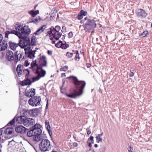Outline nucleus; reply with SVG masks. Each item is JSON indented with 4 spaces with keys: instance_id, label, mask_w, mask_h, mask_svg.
I'll list each match as a JSON object with an SVG mask.
<instances>
[{
    "instance_id": "45",
    "label": "nucleus",
    "mask_w": 152,
    "mask_h": 152,
    "mask_svg": "<svg viewBox=\"0 0 152 152\" xmlns=\"http://www.w3.org/2000/svg\"><path fill=\"white\" fill-rule=\"evenodd\" d=\"M83 15H82L79 12L78 15L77 19L78 20H81L83 18Z\"/></svg>"
},
{
    "instance_id": "6",
    "label": "nucleus",
    "mask_w": 152,
    "mask_h": 152,
    "mask_svg": "<svg viewBox=\"0 0 152 152\" xmlns=\"http://www.w3.org/2000/svg\"><path fill=\"white\" fill-rule=\"evenodd\" d=\"M41 126L39 124H36L34 125L31 130L28 131V129L27 131H26V132H27V136L28 137L34 136L37 131L39 133H40L41 132Z\"/></svg>"
},
{
    "instance_id": "23",
    "label": "nucleus",
    "mask_w": 152,
    "mask_h": 152,
    "mask_svg": "<svg viewBox=\"0 0 152 152\" xmlns=\"http://www.w3.org/2000/svg\"><path fill=\"white\" fill-rule=\"evenodd\" d=\"M23 69V66L21 64H18L16 68V71L18 75L20 76L22 75V72Z\"/></svg>"
},
{
    "instance_id": "27",
    "label": "nucleus",
    "mask_w": 152,
    "mask_h": 152,
    "mask_svg": "<svg viewBox=\"0 0 152 152\" xmlns=\"http://www.w3.org/2000/svg\"><path fill=\"white\" fill-rule=\"evenodd\" d=\"M18 43L19 44V46L21 48H24L26 47V45L25 42L22 39H20L19 42Z\"/></svg>"
},
{
    "instance_id": "58",
    "label": "nucleus",
    "mask_w": 152,
    "mask_h": 152,
    "mask_svg": "<svg viewBox=\"0 0 152 152\" xmlns=\"http://www.w3.org/2000/svg\"><path fill=\"white\" fill-rule=\"evenodd\" d=\"M48 131L49 134L51 136L52 134V131L50 130H48Z\"/></svg>"
},
{
    "instance_id": "46",
    "label": "nucleus",
    "mask_w": 152,
    "mask_h": 152,
    "mask_svg": "<svg viewBox=\"0 0 152 152\" xmlns=\"http://www.w3.org/2000/svg\"><path fill=\"white\" fill-rule=\"evenodd\" d=\"M127 150L129 152H133V148L129 146L127 148Z\"/></svg>"
},
{
    "instance_id": "31",
    "label": "nucleus",
    "mask_w": 152,
    "mask_h": 152,
    "mask_svg": "<svg viewBox=\"0 0 152 152\" xmlns=\"http://www.w3.org/2000/svg\"><path fill=\"white\" fill-rule=\"evenodd\" d=\"M31 43L30 44H28V45H26V47L25 48H24L25 50V53H26L28 51H30V49H31Z\"/></svg>"
},
{
    "instance_id": "47",
    "label": "nucleus",
    "mask_w": 152,
    "mask_h": 152,
    "mask_svg": "<svg viewBox=\"0 0 152 152\" xmlns=\"http://www.w3.org/2000/svg\"><path fill=\"white\" fill-rule=\"evenodd\" d=\"M39 59L41 60H42L45 59H47V58L45 56L43 55L40 57Z\"/></svg>"
},
{
    "instance_id": "25",
    "label": "nucleus",
    "mask_w": 152,
    "mask_h": 152,
    "mask_svg": "<svg viewBox=\"0 0 152 152\" xmlns=\"http://www.w3.org/2000/svg\"><path fill=\"white\" fill-rule=\"evenodd\" d=\"M28 13L31 15L32 17H35L36 15L39 13V11L38 10L36 11L31 10L28 12Z\"/></svg>"
},
{
    "instance_id": "40",
    "label": "nucleus",
    "mask_w": 152,
    "mask_h": 152,
    "mask_svg": "<svg viewBox=\"0 0 152 152\" xmlns=\"http://www.w3.org/2000/svg\"><path fill=\"white\" fill-rule=\"evenodd\" d=\"M35 39H33V38H31V45H36V42H35Z\"/></svg>"
},
{
    "instance_id": "9",
    "label": "nucleus",
    "mask_w": 152,
    "mask_h": 152,
    "mask_svg": "<svg viewBox=\"0 0 152 152\" xmlns=\"http://www.w3.org/2000/svg\"><path fill=\"white\" fill-rule=\"evenodd\" d=\"M41 100L40 96H35L31 98L28 101V103L32 106H37L40 104Z\"/></svg>"
},
{
    "instance_id": "49",
    "label": "nucleus",
    "mask_w": 152,
    "mask_h": 152,
    "mask_svg": "<svg viewBox=\"0 0 152 152\" xmlns=\"http://www.w3.org/2000/svg\"><path fill=\"white\" fill-rule=\"evenodd\" d=\"M20 84L22 86L26 85L25 82L24 81V80L23 81H20Z\"/></svg>"
},
{
    "instance_id": "44",
    "label": "nucleus",
    "mask_w": 152,
    "mask_h": 152,
    "mask_svg": "<svg viewBox=\"0 0 152 152\" xmlns=\"http://www.w3.org/2000/svg\"><path fill=\"white\" fill-rule=\"evenodd\" d=\"M57 11L56 10L55 8H54L51 11V13H53L54 14H56L57 13Z\"/></svg>"
},
{
    "instance_id": "53",
    "label": "nucleus",
    "mask_w": 152,
    "mask_h": 152,
    "mask_svg": "<svg viewBox=\"0 0 152 152\" xmlns=\"http://www.w3.org/2000/svg\"><path fill=\"white\" fill-rule=\"evenodd\" d=\"M45 126L46 127V128L48 130H50V124H48V125Z\"/></svg>"
},
{
    "instance_id": "52",
    "label": "nucleus",
    "mask_w": 152,
    "mask_h": 152,
    "mask_svg": "<svg viewBox=\"0 0 152 152\" xmlns=\"http://www.w3.org/2000/svg\"><path fill=\"white\" fill-rule=\"evenodd\" d=\"M31 66H32L34 67L38 66L36 64L34 63L33 62L31 63Z\"/></svg>"
},
{
    "instance_id": "16",
    "label": "nucleus",
    "mask_w": 152,
    "mask_h": 152,
    "mask_svg": "<svg viewBox=\"0 0 152 152\" xmlns=\"http://www.w3.org/2000/svg\"><path fill=\"white\" fill-rule=\"evenodd\" d=\"M35 122L34 120L33 119L27 118L26 121L24 122V125L27 127L31 126L33 125V124L35 123Z\"/></svg>"
},
{
    "instance_id": "35",
    "label": "nucleus",
    "mask_w": 152,
    "mask_h": 152,
    "mask_svg": "<svg viewBox=\"0 0 152 152\" xmlns=\"http://www.w3.org/2000/svg\"><path fill=\"white\" fill-rule=\"evenodd\" d=\"M24 81L25 82L26 85H31V80L28 78H27L26 79L24 80Z\"/></svg>"
},
{
    "instance_id": "1",
    "label": "nucleus",
    "mask_w": 152,
    "mask_h": 152,
    "mask_svg": "<svg viewBox=\"0 0 152 152\" xmlns=\"http://www.w3.org/2000/svg\"><path fill=\"white\" fill-rule=\"evenodd\" d=\"M67 79H71L74 85V88L73 92L69 94H66V95L69 97L75 98L82 95L84 91L86 84L84 81L79 80L76 77L70 76L66 77Z\"/></svg>"
},
{
    "instance_id": "64",
    "label": "nucleus",
    "mask_w": 152,
    "mask_h": 152,
    "mask_svg": "<svg viewBox=\"0 0 152 152\" xmlns=\"http://www.w3.org/2000/svg\"><path fill=\"white\" fill-rule=\"evenodd\" d=\"M91 144L92 142H89L88 144V146L89 147L91 148L92 146Z\"/></svg>"
},
{
    "instance_id": "22",
    "label": "nucleus",
    "mask_w": 152,
    "mask_h": 152,
    "mask_svg": "<svg viewBox=\"0 0 152 152\" xmlns=\"http://www.w3.org/2000/svg\"><path fill=\"white\" fill-rule=\"evenodd\" d=\"M61 27L58 26H55V28L53 26H51L50 28V31L48 32H49L50 33H54V32H59L61 29Z\"/></svg>"
},
{
    "instance_id": "13",
    "label": "nucleus",
    "mask_w": 152,
    "mask_h": 152,
    "mask_svg": "<svg viewBox=\"0 0 152 152\" xmlns=\"http://www.w3.org/2000/svg\"><path fill=\"white\" fill-rule=\"evenodd\" d=\"M16 53H15V54H14L12 51L9 50L6 53V58L8 61H13L15 58Z\"/></svg>"
},
{
    "instance_id": "2",
    "label": "nucleus",
    "mask_w": 152,
    "mask_h": 152,
    "mask_svg": "<svg viewBox=\"0 0 152 152\" xmlns=\"http://www.w3.org/2000/svg\"><path fill=\"white\" fill-rule=\"evenodd\" d=\"M21 25L19 23H16L15 25V29L18 31H21L22 35L28 36L30 33L31 30L28 26H25L22 27Z\"/></svg>"
},
{
    "instance_id": "28",
    "label": "nucleus",
    "mask_w": 152,
    "mask_h": 152,
    "mask_svg": "<svg viewBox=\"0 0 152 152\" xmlns=\"http://www.w3.org/2000/svg\"><path fill=\"white\" fill-rule=\"evenodd\" d=\"M13 131V129L12 127H8L6 129L4 132L6 134H12Z\"/></svg>"
},
{
    "instance_id": "18",
    "label": "nucleus",
    "mask_w": 152,
    "mask_h": 152,
    "mask_svg": "<svg viewBox=\"0 0 152 152\" xmlns=\"http://www.w3.org/2000/svg\"><path fill=\"white\" fill-rule=\"evenodd\" d=\"M35 89L34 88H31V90L28 91H27L26 93L25 94L27 97H33L35 94Z\"/></svg>"
},
{
    "instance_id": "4",
    "label": "nucleus",
    "mask_w": 152,
    "mask_h": 152,
    "mask_svg": "<svg viewBox=\"0 0 152 152\" xmlns=\"http://www.w3.org/2000/svg\"><path fill=\"white\" fill-rule=\"evenodd\" d=\"M39 148L42 151H46L50 150L51 148L50 141L47 139L42 140L39 144Z\"/></svg>"
},
{
    "instance_id": "57",
    "label": "nucleus",
    "mask_w": 152,
    "mask_h": 152,
    "mask_svg": "<svg viewBox=\"0 0 152 152\" xmlns=\"http://www.w3.org/2000/svg\"><path fill=\"white\" fill-rule=\"evenodd\" d=\"M73 145L74 147H76L77 146L78 144L77 142H73Z\"/></svg>"
},
{
    "instance_id": "38",
    "label": "nucleus",
    "mask_w": 152,
    "mask_h": 152,
    "mask_svg": "<svg viewBox=\"0 0 152 152\" xmlns=\"http://www.w3.org/2000/svg\"><path fill=\"white\" fill-rule=\"evenodd\" d=\"M27 71V73H26L25 75L26 78L27 77H28V75L30 73V71L28 69H26L23 70V73L24 72Z\"/></svg>"
},
{
    "instance_id": "32",
    "label": "nucleus",
    "mask_w": 152,
    "mask_h": 152,
    "mask_svg": "<svg viewBox=\"0 0 152 152\" xmlns=\"http://www.w3.org/2000/svg\"><path fill=\"white\" fill-rule=\"evenodd\" d=\"M17 53L16 54H15V58L16 59L19 60V61H20L22 59V58H21L22 56V53H20L19 54H17V52H16Z\"/></svg>"
},
{
    "instance_id": "48",
    "label": "nucleus",
    "mask_w": 152,
    "mask_h": 152,
    "mask_svg": "<svg viewBox=\"0 0 152 152\" xmlns=\"http://www.w3.org/2000/svg\"><path fill=\"white\" fill-rule=\"evenodd\" d=\"M30 64V63L28 62V61L27 60H26L24 62V65L26 67H27Z\"/></svg>"
},
{
    "instance_id": "29",
    "label": "nucleus",
    "mask_w": 152,
    "mask_h": 152,
    "mask_svg": "<svg viewBox=\"0 0 152 152\" xmlns=\"http://www.w3.org/2000/svg\"><path fill=\"white\" fill-rule=\"evenodd\" d=\"M75 56L74 58L75 60V61H77L78 59V60L77 61H79L80 59V57L79 56V54L78 51L77 50H75Z\"/></svg>"
},
{
    "instance_id": "11",
    "label": "nucleus",
    "mask_w": 152,
    "mask_h": 152,
    "mask_svg": "<svg viewBox=\"0 0 152 152\" xmlns=\"http://www.w3.org/2000/svg\"><path fill=\"white\" fill-rule=\"evenodd\" d=\"M4 33L5 35V38H7V40L8 39V35L10 34H14L18 36V37H22V34H21L20 32L15 30H12L10 31H6L4 32Z\"/></svg>"
},
{
    "instance_id": "20",
    "label": "nucleus",
    "mask_w": 152,
    "mask_h": 152,
    "mask_svg": "<svg viewBox=\"0 0 152 152\" xmlns=\"http://www.w3.org/2000/svg\"><path fill=\"white\" fill-rule=\"evenodd\" d=\"M47 26L45 25H43L40 27L34 33L36 35H39L43 32L45 29L46 28Z\"/></svg>"
},
{
    "instance_id": "42",
    "label": "nucleus",
    "mask_w": 152,
    "mask_h": 152,
    "mask_svg": "<svg viewBox=\"0 0 152 152\" xmlns=\"http://www.w3.org/2000/svg\"><path fill=\"white\" fill-rule=\"evenodd\" d=\"M80 14H82V15H83L84 16H85L87 14V12L86 11H85L83 10H81L80 11Z\"/></svg>"
},
{
    "instance_id": "10",
    "label": "nucleus",
    "mask_w": 152,
    "mask_h": 152,
    "mask_svg": "<svg viewBox=\"0 0 152 152\" xmlns=\"http://www.w3.org/2000/svg\"><path fill=\"white\" fill-rule=\"evenodd\" d=\"M136 13L137 16L141 19L145 18L148 15L144 10L141 9H137L136 10Z\"/></svg>"
},
{
    "instance_id": "63",
    "label": "nucleus",
    "mask_w": 152,
    "mask_h": 152,
    "mask_svg": "<svg viewBox=\"0 0 152 152\" xmlns=\"http://www.w3.org/2000/svg\"><path fill=\"white\" fill-rule=\"evenodd\" d=\"M91 133V131L90 130H88L87 132V134L88 135H89Z\"/></svg>"
},
{
    "instance_id": "5",
    "label": "nucleus",
    "mask_w": 152,
    "mask_h": 152,
    "mask_svg": "<svg viewBox=\"0 0 152 152\" xmlns=\"http://www.w3.org/2000/svg\"><path fill=\"white\" fill-rule=\"evenodd\" d=\"M24 115L20 116L17 117L15 116L12 120L10 121L7 124V126L12 125L15 122V120L18 123L23 124L24 125L25 121H26L27 117V115H25L24 112L23 113Z\"/></svg>"
},
{
    "instance_id": "56",
    "label": "nucleus",
    "mask_w": 152,
    "mask_h": 152,
    "mask_svg": "<svg viewBox=\"0 0 152 152\" xmlns=\"http://www.w3.org/2000/svg\"><path fill=\"white\" fill-rule=\"evenodd\" d=\"M34 19L33 18H30V19H29V20L28 21V23H34V22H31V21H34Z\"/></svg>"
},
{
    "instance_id": "61",
    "label": "nucleus",
    "mask_w": 152,
    "mask_h": 152,
    "mask_svg": "<svg viewBox=\"0 0 152 152\" xmlns=\"http://www.w3.org/2000/svg\"><path fill=\"white\" fill-rule=\"evenodd\" d=\"M48 100H47V101L46 105V107H45V109H47L48 108Z\"/></svg>"
},
{
    "instance_id": "8",
    "label": "nucleus",
    "mask_w": 152,
    "mask_h": 152,
    "mask_svg": "<svg viewBox=\"0 0 152 152\" xmlns=\"http://www.w3.org/2000/svg\"><path fill=\"white\" fill-rule=\"evenodd\" d=\"M23 111H24L25 115H27V116L28 115L32 116H37L40 112L39 109L37 108L31 110L25 109L23 110Z\"/></svg>"
},
{
    "instance_id": "24",
    "label": "nucleus",
    "mask_w": 152,
    "mask_h": 152,
    "mask_svg": "<svg viewBox=\"0 0 152 152\" xmlns=\"http://www.w3.org/2000/svg\"><path fill=\"white\" fill-rule=\"evenodd\" d=\"M26 36L22 35V37H19L20 39H23L25 42L26 45L28 44H30L31 43L30 42V39L28 37H26Z\"/></svg>"
},
{
    "instance_id": "39",
    "label": "nucleus",
    "mask_w": 152,
    "mask_h": 152,
    "mask_svg": "<svg viewBox=\"0 0 152 152\" xmlns=\"http://www.w3.org/2000/svg\"><path fill=\"white\" fill-rule=\"evenodd\" d=\"M68 69V66H64L61 68L60 69V71H66Z\"/></svg>"
},
{
    "instance_id": "55",
    "label": "nucleus",
    "mask_w": 152,
    "mask_h": 152,
    "mask_svg": "<svg viewBox=\"0 0 152 152\" xmlns=\"http://www.w3.org/2000/svg\"><path fill=\"white\" fill-rule=\"evenodd\" d=\"M3 36L1 34H0V42L2 41L3 39Z\"/></svg>"
},
{
    "instance_id": "36",
    "label": "nucleus",
    "mask_w": 152,
    "mask_h": 152,
    "mask_svg": "<svg viewBox=\"0 0 152 152\" xmlns=\"http://www.w3.org/2000/svg\"><path fill=\"white\" fill-rule=\"evenodd\" d=\"M149 32L148 31H144L142 34H141V36H142V37H145L147 36Z\"/></svg>"
},
{
    "instance_id": "43",
    "label": "nucleus",
    "mask_w": 152,
    "mask_h": 152,
    "mask_svg": "<svg viewBox=\"0 0 152 152\" xmlns=\"http://www.w3.org/2000/svg\"><path fill=\"white\" fill-rule=\"evenodd\" d=\"M42 62L41 64H43V66H46L47 64V59L42 60Z\"/></svg>"
},
{
    "instance_id": "17",
    "label": "nucleus",
    "mask_w": 152,
    "mask_h": 152,
    "mask_svg": "<svg viewBox=\"0 0 152 152\" xmlns=\"http://www.w3.org/2000/svg\"><path fill=\"white\" fill-rule=\"evenodd\" d=\"M37 51L36 50H30V51H28L26 53H25L26 56L30 59H33L35 57V52Z\"/></svg>"
},
{
    "instance_id": "41",
    "label": "nucleus",
    "mask_w": 152,
    "mask_h": 152,
    "mask_svg": "<svg viewBox=\"0 0 152 152\" xmlns=\"http://www.w3.org/2000/svg\"><path fill=\"white\" fill-rule=\"evenodd\" d=\"M69 47V45L68 44H64L62 43V45L61 46V48L63 49H66L67 48Z\"/></svg>"
},
{
    "instance_id": "51",
    "label": "nucleus",
    "mask_w": 152,
    "mask_h": 152,
    "mask_svg": "<svg viewBox=\"0 0 152 152\" xmlns=\"http://www.w3.org/2000/svg\"><path fill=\"white\" fill-rule=\"evenodd\" d=\"M94 137L93 136H91L88 139V141L89 140H91V141H93L94 140Z\"/></svg>"
},
{
    "instance_id": "3",
    "label": "nucleus",
    "mask_w": 152,
    "mask_h": 152,
    "mask_svg": "<svg viewBox=\"0 0 152 152\" xmlns=\"http://www.w3.org/2000/svg\"><path fill=\"white\" fill-rule=\"evenodd\" d=\"M45 66H43V64H40L38 66L36 70L35 73L37 74V76L33 77L32 80L33 82H35L36 81L39 80L41 77H44L46 71L42 69V67Z\"/></svg>"
},
{
    "instance_id": "15",
    "label": "nucleus",
    "mask_w": 152,
    "mask_h": 152,
    "mask_svg": "<svg viewBox=\"0 0 152 152\" xmlns=\"http://www.w3.org/2000/svg\"><path fill=\"white\" fill-rule=\"evenodd\" d=\"M7 40L5 39L0 42V51H3L7 49L8 47Z\"/></svg>"
},
{
    "instance_id": "21",
    "label": "nucleus",
    "mask_w": 152,
    "mask_h": 152,
    "mask_svg": "<svg viewBox=\"0 0 152 152\" xmlns=\"http://www.w3.org/2000/svg\"><path fill=\"white\" fill-rule=\"evenodd\" d=\"M41 132L40 133H39L38 131L36 132L35 134L34 135L33 139L34 141H37V142L40 140H41V134L42 132V130L41 129Z\"/></svg>"
},
{
    "instance_id": "19",
    "label": "nucleus",
    "mask_w": 152,
    "mask_h": 152,
    "mask_svg": "<svg viewBox=\"0 0 152 152\" xmlns=\"http://www.w3.org/2000/svg\"><path fill=\"white\" fill-rule=\"evenodd\" d=\"M10 48L12 50H15L19 46V44L16 43L12 41H10L9 43Z\"/></svg>"
},
{
    "instance_id": "62",
    "label": "nucleus",
    "mask_w": 152,
    "mask_h": 152,
    "mask_svg": "<svg viewBox=\"0 0 152 152\" xmlns=\"http://www.w3.org/2000/svg\"><path fill=\"white\" fill-rule=\"evenodd\" d=\"M34 67L32 66H31V67H29V69H32L33 71H34V70H35V69L34 68Z\"/></svg>"
},
{
    "instance_id": "54",
    "label": "nucleus",
    "mask_w": 152,
    "mask_h": 152,
    "mask_svg": "<svg viewBox=\"0 0 152 152\" xmlns=\"http://www.w3.org/2000/svg\"><path fill=\"white\" fill-rule=\"evenodd\" d=\"M47 52L48 54L50 55H51L52 54V51L51 50H48Z\"/></svg>"
},
{
    "instance_id": "33",
    "label": "nucleus",
    "mask_w": 152,
    "mask_h": 152,
    "mask_svg": "<svg viewBox=\"0 0 152 152\" xmlns=\"http://www.w3.org/2000/svg\"><path fill=\"white\" fill-rule=\"evenodd\" d=\"M74 53H69L68 52H66V56L68 58H71L73 55Z\"/></svg>"
},
{
    "instance_id": "7",
    "label": "nucleus",
    "mask_w": 152,
    "mask_h": 152,
    "mask_svg": "<svg viewBox=\"0 0 152 152\" xmlns=\"http://www.w3.org/2000/svg\"><path fill=\"white\" fill-rule=\"evenodd\" d=\"M83 25L84 29H86L89 31L91 30H93L96 27V24L94 20L88 19L84 25Z\"/></svg>"
},
{
    "instance_id": "34",
    "label": "nucleus",
    "mask_w": 152,
    "mask_h": 152,
    "mask_svg": "<svg viewBox=\"0 0 152 152\" xmlns=\"http://www.w3.org/2000/svg\"><path fill=\"white\" fill-rule=\"evenodd\" d=\"M62 42L61 41H60L55 44V46L56 47L58 48H61L62 45Z\"/></svg>"
},
{
    "instance_id": "14",
    "label": "nucleus",
    "mask_w": 152,
    "mask_h": 152,
    "mask_svg": "<svg viewBox=\"0 0 152 152\" xmlns=\"http://www.w3.org/2000/svg\"><path fill=\"white\" fill-rule=\"evenodd\" d=\"M48 34L50 37L53 36V37L56 40H58L62 35V33L59 32H54V33H50L49 32H48Z\"/></svg>"
},
{
    "instance_id": "26",
    "label": "nucleus",
    "mask_w": 152,
    "mask_h": 152,
    "mask_svg": "<svg viewBox=\"0 0 152 152\" xmlns=\"http://www.w3.org/2000/svg\"><path fill=\"white\" fill-rule=\"evenodd\" d=\"M103 132H102L101 134H98L96 137V141L97 143H99L100 142H102V136L103 135Z\"/></svg>"
},
{
    "instance_id": "37",
    "label": "nucleus",
    "mask_w": 152,
    "mask_h": 152,
    "mask_svg": "<svg viewBox=\"0 0 152 152\" xmlns=\"http://www.w3.org/2000/svg\"><path fill=\"white\" fill-rule=\"evenodd\" d=\"M106 150V147L104 145H100V151L101 152H104Z\"/></svg>"
},
{
    "instance_id": "12",
    "label": "nucleus",
    "mask_w": 152,
    "mask_h": 152,
    "mask_svg": "<svg viewBox=\"0 0 152 152\" xmlns=\"http://www.w3.org/2000/svg\"><path fill=\"white\" fill-rule=\"evenodd\" d=\"M28 129L22 126H18L15 128V131L18 133L21 134H26Z\"/></svg>"
},
{
    "instance_id": "30",
    "label": "nucleus",
    "mask_w": 152,
    "mask_h": 152,
    "mask_svg": "<svg viewBox=\"0 0 152 152\" xmlns=\"http://www.w3.org/2000/svg\"><path fill=\"white\" fill-rule=\"evenodd\" d=\"M41 20V18L39 16H38L35 19H34V21H32L31 22H34V23L37 24Z\"/></svg>"
},
{
    "instance_id": "59",
    "label": "nucleus",
    "mask_w": 152,
    "mask_h": 152,
    "mask_svg": "<svg viewBox=\"0 0 152 152\" xmlns=\"http://www.w3.org/2000/svg\"><path fill=\"white\" fill-rule=\"evenodd\" d=\"M86 66L87 68H90L91 66V65L90 64L87 63L86 64Z\"/></svg>"
},
{
    "instance_id": "60",
    "label": "nucleus",
    "mask_w": 152,
    "mask_h": 152,
    "mask_svg": "<svg viewBox=\"0 0 152 152\" xmlns=\"http://www.w3.org/2000/svg\"><path fill=\"white\" fill-rule=\"evenodd\" d=\"M45 126L48 125V124H49V121H46L45 122Z\"/></svg>"
},
{
    "instance_id": "50",
    "label": "nucleus",
    "mask_w": 152,
    "mask_h": 152,
    "mask_svg": "<svg viewBox=\"0 0 152 152\" xmlns=\"http://www.w3.org/2000/svg\"><path fill=\"white\" fill-rule=\"evenodd\" d=\"M73 35V34L72 32H70L68 34V36L69 37V38L72 37Z\"/></svg>"
}]
</instances>
